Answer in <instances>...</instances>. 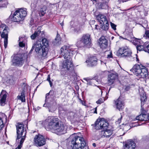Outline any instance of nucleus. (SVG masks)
Returning <instances> with one entry per match:
<instances>
[{
	"mask_svg": "<svg viewBox=\"0 0 149 149\" xmlns=\"http://www.w3.org/2000/svg\"><path fill=\"white\" fill-rule=\"evenodd\" d=\"M45 128L47 131H50L57 134H63L66 132V128L59 121L57 118L48 117L44 122Z\"/></svg>",
	"mask_w": 149,
	"mask_h": 149,
	"instance_id": "1",
	"label": "nucleus"
},
{
	"mask_svg": "<svg viewBox=\"0 0 149 149\" xmlns=\"http://www.w3.org/2000/svg\"><path fill=\"white\" fill-rule=\"evenodd\" d=\"M74 52L73 49L66 46H64L60 49L61 57H63L64 59H67L62 63L63 68L69 71L70 75H72L74 73V70L71 58Z\"/></svg>",
	"mask_w": 149,
	"mask_h": 149,
	"instance_id": "2",
	"label": "nucleus"
},
{
	"mask_svg": "<svg viewBox=\"0 0 149 149\" xmlns=\"http://www.w3.org/2000/svg\"><path fill=\"white\" fill-rule=\"evenodd\" d=\"M71 137L70 144L72 149H89L83 138L74 135H72Z\"/></svg>",
	"mask_w": 149,
	"mask_h": 149,
	"instance_id": "3",
	"label": "nucleus"
},
{
	"mask_svg": "<svg viewBox=\"0 0 149 149\" xmlns=\"http://www.w3.org/2000/svg\"><path fill=\"white\" fill-rule=\"evenodd\" d=\"M130 70L139 78H146L148 75L147 69L141 64L134 65Z\"/></svg>",
	"mask_w": 149,
	"mask_h": 149,
	"instance_id": "4",
	"label": "nucleus"
},
{
	"mask_svg": "<svg viewBox=\"0 0 149 149\" xmlns=\"http://www.w3.org/2000/svg\"><path fill=\"white\" fill-rule=\"evenodd\" d=\"M27 14L26 9L21 8L14 13L11 20L14 22H18L22 20Z\"/></svg>",
	"mask_w": 149,
	"mask_h": 149,
	"instance_id": "5",
	"label": "nucleus"
},
{
	"mask_svg": "<svg viewBox=\"0 0 149 149\" xmlns=\"http://www.w3.org/2000/svg\"><path fill=\"white\" fill-rule=\"evenodd\" d=\"M118 53L119 56L126 58L128 61H133L135 60V57L131 55L132 52L131 51L126 47H122L119 48Z\"/></svg>",
	"mask_w": 149,
	"mask_h": 149,
	"instance_id": "6",
	"label": "nucleus"
},
{
	"mask_svg": "<svg viewBox=\"0 0 149 149\" xmlns=\"http://www.w3.org/2000/svg\"><path fill=\"white\" fill-rule=\"evenodd\" d=\"M24 54H18L13 56L12 58V65L17 66H21L23 64L25 58L24 57Z\"/></svg>",
	"mask_w": 149,
	"mask_h": 149,
	"instance_id": "7",
	"label": "nucleus"
},
{
	"mask_svg": "<svg viewBox=\"0 0 149 149\" xmlns=\"http://www.w3.org/2000/svg\"><path fill=\"white\" fill-rule=\"evenodd\" d=\"M8 28L6 25L2 24L0 26V32L2 38H4V46L6 48L8 43Z\"/></svg>",
	"mask_w": 149,
	"mask_h": 149,
	"instance_id": "8",
	"label": "nucleus"
},
{
	"mask_svg": "<svg viewBox=\"0 0 149 149\" xmlns=\"http://www.w3.org/2000/svg\"><path fill=\"white\" fill-rule=\"evenodd\" d=\"M91 40L90 35L89 34H84L82 37L78 40L77 45L81 47L90 44Z\"/></svg>",
	"mask_w": 149,
	"mask_h": 149,
	"instance_id": "9",
	"label": "nucleus"
},
{
	"mask_svg": "<svg viewBox=\"0 0 149 149\" xmlns=\"http://www.w3.org/2000/svg\"><path fill=\"white\" fill-rule=\"evenodd\" d=\"M95 128L96 129H105L108 125V123L106 120L104 118L97 120L95 122Z\"/></svg>",
	"mask_w": 149,
	"mask_h": 149,
	"instance_id": "10",
	"label": "nucleus"
},
{
	"mask_svg": "<svg viewBox=\"0 0 149 149\" xmlns=\"http://www.w3.org/2000/svg\"><path fill=\"white\" fill-rule=\"evenodd\" d=\"M34 142L36 146H41L45 144V139L43 136L39 134L35 136Z\"/></svg>",
	"mask_w": 149,
	"mask_h": 149,
	"instance_id": "11",
	"label": "nucleus"
},
{
	"mask_svg": "<svg viewBox=\"0 0 149 149\" xmlns=\"http://www.w3.org/2000/svg\"><path fill=\"white\" fill-rule=\"evenodd\" d=\"M17 129V138L16 141L20 139L22 137V136L24 131V125L23 124L18 123L16 125Z\"/></svg>",
	"mask_w": 149,
	"mask_h": 149,
	"instance_id": "12",
	"label": "nucleus"
},
{
	"mask_svg": "<svg viewBox=\"0 0 149 149\" xmlns=\"http://www.w3.org/2000/svg\"><path fill=\"white\" fill-rule=\"evenodd\" d=\"M41 42L42 46V54L44 56H47L48 51V41L47 39L44 38L42 39Z\"/></svg>",
	"mask_w": 149,
	"mask_h": 149,
	"instance_id": "13",
	"label": "nucleus"
},
{
	"mask_svg": "<svg viewBox=\"0 0 149 149\" xmlns=\"http://www.w3.org/2000/svg\"><path fill=\"white\" fill-rule=\"evenodd\" d=\"M42 46L41 44V42L39 41L38 40L36 43L34 44L32 46L30 52H31L33 51V49H35L36 52L37 53H39L41 56H42V57H46V56H44L42 54Z\"/></svg>",
	"mask_w": 149,
	"mask_h": 149,
	"instance_id": "14",
	"label": "nucleus"
},
{
	"mask_svg": "<svg viewBox=\"0 0 149 149\" xmlns=\"http://www.w3.org/2000/svg\"><path fill=\"white\" fill-rule=\"evenodd\" d=\"M43 107H47L49 111L51 113L54 112L57 109L56 103L54 100L50 102L45 103Z\"/></svg>",
	"mask_w": 149,
	"mask_h": 149,
	"instance_id": "15",
	"label": "nucleus"
},
{
	"mask_svg": "<svg viewBox=\"0 0 149 149\" xmlns=\"http://www.w3.org/2000/svg\"><path fill=\"white\" fill-rule=\"evenodd\" d=\"M137 45L136 46L137 51H141L144 50L146 52V48L147 45V44L146 43H143L140 40H138L136 43Z\"/></svg>",
	"mask_w": 149,
	"mask_h": 149,
	"instance_id": "16",
	"label": "nucleus"
},
{
	"mask_svg": "<svg viewBox=\"0 0 149 149\" xmlns=\"http://www.w3.org/2000/svg\"><path fill=\"white\" fill-rule=\"evenodd\" d=\"M81 117H79V118H81ZM67 118L71 122L77 121L79 122L81 120L77 114L73 112H70L68 115Z\"/></svg>",
	"mask_w": 149,
	"mask_h": 149,
	"instance_id": "17",
	"label": "nucleus"
},
{
	"mask_svg": "<svg viewBox=\"0 0 149 149\" xmlns=\"http://www.w3.org/2000/svg\"><path fill=\"white\" fill-rule=\"evenodd\" d=\"M99 43L100 47L102 49H105L107 47L108 42L104 36H102L99 39Z\"/></svg>",
	"mask_w": 149,
	"mask_h": 149,
	"instance_id": "18",
	"label": "nucleus"
},
{
	"mask_svg": "<svg viewBox=\"0 0 149 149\" xmlns=\"http://www.w3.org/2000/svg\"><path fill=\"white\" fill-rule=\"evenodd\" d=\"M7 93L4 91H2L0 94V104L3 106L6 104Z\"/></svg>",
	"mask_w": 149,
	"mask_h": 149,
	"instance_id": "19",
	"label": "nucleus"
},
{
	"mask_svg": "<svg viewBox=\"0 0 149 149\" xmlns=\"http://www.w3.org/2000/svg\"><path fill=\"white\" fill-rule=\"evenodd\" d=\"M136 144L134 141L130 140L124 145V149H135Z\"/></svg>",
	"mask_w": 149,
	"mask_h": 149,
	"instance_id": "20",
	"label": "nucleus"
},
{
	"mask_svg": "<svg viewBox=\"0 0 149 149\" xmlns=\"http://www.w3.org/2000/svg\"><path fill=\"white\" fill-rule=\"evenodd\" d=\"M97 59L95 56L91 57L88 60L86 61L89 66H93L97 64Z\"/></svg>",
	"mask_w": 149,
	"mask_h": 149,
	"instance_id": "21",
	"label": "nucleus"
},
{
	"mask_svg": "<svg viewBox=\"0 0 149 149\" xmlns=\"http://www.w3.org/2000/svg\"><path fill=\"white\" fill-rule=\"evenodd\" d=\"M116 77L117 75L116 74L112 73L109 74L108 78V84L109 85H111L113 84Z\"/></svg>",
	"mask_w": 149,
	"mask_h": 149,
	"instance_id": "22",
	"label": "nucleus"
},
{
	"mask_svg": "<svg viewBox=\"0 0 149 149\" xmlns=\"http://www.w3.org/2000/svg\"><path fill=\"white\" fill-rule=\"evenodd\" d=\"M97 18L101 24H105V23L108 22L106 16L104 15H99L97 16Z\"/></svg>",
	"mask_w": 149,
	"mask_h": 149,
	"instance_id": "23",
	"label": "nucleus"
},
{
	"mask_svg": "<svg viewBox=\"0 0 149 149\" xmlns=\"http://www.w3.org/2000/svg\"><path fill=\"white\" fill-rule=\"evenodd\" d=\"M140 94L141 103V107L142 108V106L144 105V102L146 101L147 98L146 95L144 91L142 90L141 92H140Z\"/></svg>",
	"mask_w": 149,
	"mask_h": 149,
	"instance_id": "24",
	"label": "nucleus"
},
{
	"mask_svg": "<svg viewBox=\"0 0 149 149\" xmlns=\"http://www.w3.org/2000/svg\"><path fill=\"white\" fill-rule=\"evenodd\" d=\"M113 133L112 131L110 130H105L101 132V136L109 137Z\"/></svg>",
	"mask_w": 149,
	"mask_h": 149,
	"instance_id": "25",
	"label": "nucleus"
},
{
	"mask_svg": "<svg viewBox=\"0 0 149 149\" xmlns=\"http://www.w3.org/2000/svg\"><path fill=\"white\" fill-rule=\"evenodd\" d=\"M115 104L117 109L120 111L123 109V103L122 102L121 99L119 97L115 101Z\"/></svg>",
	"mask_w": 149,
	"mask_h": 149,
	"instance_id": "26",
	"label": "nucleus"
},
{
	"mask_svg": "<svg viewBox=\"0 0 149 149\" xmlns=\"http://www.w3.org/2000/svg\"><path fill=\"white\" fill-rule=\"evenodd\" d=\"M26 41V39L24 37H20L18 40L19 46L22 47H24Z\"/></svg>",
	"mask_w": 149,
	"mask_h": 149,
	"instance_id": "27",
	"label": "nucleus"
},
{
	"mask_svg": "<svg viewBox=\"0 0 149 149\" xmlns=\"http://www.w3.org/2000/svg\"><path fill=\"white\" fill-rule=\"evenodd\" d=\"M147 117V114H142L137 116L136 118V119L139 120L146 121Z\"/></svg>",
	"mask_w": 149,
	"mask_h": 149,
	"instance_id": "28",
	"label": "nucleus"
},
{
	"mask_svg": "<svg viewBox=\"0 0 149 149\" xmlns=\"http://www.w3.org/2000/svg\"><path fill=\"white\" fill-rule=\"evenodd\" d=\"M108 6V3L107 1L103 2L102 3H98L97 4V8L99 9L106 8Z\"/></svg>",
	"mask_w": 149,
	"mask_h": 149,
	"instance_id": "29",
	"label": "nucleus"
},
{
	"mask_svg": "<svg viewBox=\"0 0 149 149\" xmlns=\"http://www.w3.org/2000/svg\"><path fill=\"white\" fill-rule=\"evenodd\" d=\"M136 10H137L138 12L141 13V14L143 15V14L145 15V10L143 7L142 6H138L136 7Z\"/></svg>",
	"mask_w": 149,
	"mask_h": 149,
	"instance_id": "30",
	"label": "nucleus"
},
{
	"mask_svg": "<svg viewBox=\"0 0 149 149\" xmlns=\"http://www.w3.org/2000/svg\"><path fill=\"white\" fill-rule=\"evenodd\" d=\"M20 139V140L19 139V140L17 141V142H18L19 141L20 142L19 144L18 145L17 147L16 148V149H20L21 148L22 146L23 143L25 140L24 136H22V138H21Z\"/></svg>",
	"mask_w": 149,
	"mask_h": 149,
	"instance_id": "31",
	"label": "nucleus"
},
{
	"mask_svg": "<svg viewBox=\"0 0 149 149\" xmlns=\"http://www.w3.org/2000/svg\"><path fill=\"white\" fill-rule=\"evenodd\" d=\"M37 30L38 38H42L45 37V35L43 31H41L40 30L38 29V28Z\"/></svg>",
	"mask_w": 149,
	"mask_h": 149,
	"instance_id": "32",
	"label": "nucleus"
},
{
	"mask_svg": "<svg viewBox=\"0 0 149 149\" xmlns=\"http://www.w3.org/2000/svg\"><path fill=\"white\" fill-rule=\"evenodd\" d=\"M25 95L24 92L23 91L21 93V95H19L17 96V98L21 100L22 102H24L25 101Z\"/></svg>",
	"mask_w": 149,
	"mask_h": 149,
	"instance_id": "33",
	"label": "nucleus"
},
{
	"mask_svg": "<svg viewBox=\"0 0 149 149\" xmlns=\"http://www.w3.org/2000/svg\"><path fill=\"white\" fill-rule=\"evenodd\" d=\"M46 10V7H44L43 8L40 9L39 13L40 15L42 16H44Z\"/></svg>",
	"mask_w": 149,
	"mask_h": 149,
	"instance_id": "34",
	"label": "nucleus"
},
{
	"mask_svg": "<svg viewBox=\"0 0 149 149\" xmlns=\"http://www.w3.org/2000/svg\"><path fill=\"white\" fill-rule=\"evenodd\" d=\"M109 24L108 22L105 23V24H102L101 28L105 31L109 29Z\"/></svg>",
	"mask_w": 149,
	"mask_h": 149,
	"instance_id": "35",
	"label": "nucleus"
},
{
	"mask_svg": "<svg viewBox=\"0 0 149 149\" xmlns=\"http://www.w3.org/2000/svg\"><path fill=\"white\" fill-rule=\"evenodd\" d=\"M61 40V38L59 37V35L58 34L57 35L56 38H55L54 40V44L55 43H58Z\"/></svg>",
	"mask_w": 149,
	"mask_h": 149,
	"instance_id": "36",
	"label": "nucleus"
},
{
	"mask_svg": "<svg viewBox=\"0 0 149 149\" xmlns=\"http://www.w3.org/2000/svg\"><path fill=\"white\" fill-rule=\"evenodd\" d=\"M32 39H34L36 37H38L37 30H36L34 33L31 35V36Z\"/></svg>",
	"mask_w": 149,
	"mask_h": 149,
	"instance_id": "37",
	"label": "nucleus"
},
{
	"mask_svg": "<svg viewBox=\"0 0 149 149\" xmlns=\"http://www.w3.org/2000/svg\"><path fill=\"white\" fill-rule=\"evenodd\" d=\"M143 36L146 38L149 39V30H146Z\"/></svg>",
	"mask_w": 149,
	"mask_h": 149,
	"instance_id": "38",
	"label": "nucleus"
},
{
	"mask_svg": "<svg viewBox=\"0 0 149 149\" xmlns=\"http://www.w3.org/2000/svg\"><path fill=\"white\" fill-rule=\"evenodd\" d=\"M110 25L112 29L114 30H116V25L111 22H110Z\"/></svg>",
	"mask_w": 149,
	"mask_h": 149,
	"instance_id": "39",
	"label": "nucleus"
},
{
	"mask_svg": "<svg viewBox=\"0 0 149 149\" xmlns=\"http://www.w3.org/2000/svg\"><path fill=\"white\" fill-rule=\"evenodd\" d=\"M4 126L2 118L0 117V130Z\"/></svg>",
	"mask_w": 149,
	"mask_h": 149,
	"instance_id": "40",
	"label": "nucleus"
},
{
	"mask_svg": "<svg viewBox=\"0 0 149 149\" xmlns=\"http://www.w3.org/2000/svg\"><path fill=\"white\" fill-rule=\"evenodd\" d=\"M103 102V100L102 99L100 98L96 102L97 104H100Z\"/></svg>",
	"mask_w": 149,
	"mask_h": 149,
	"instance_id": "41",
	"label": "nucleus"
},
{
	"mask_svg": "<svg viewBox=\"0 0 149 149\" xmlns=\"http://www.w3.org/2000/svg\"><path fill=\"white\" fill-rule=\"evenodd\" d=\"M125 91H128L130 88V86H126L124 87Z\"/></svg>",
	"mask_w": 149,
	"mask_h": 149,
	"instance_id": "42",
	"label": "nucleus"
},
{
	"mask_svg": "<svg viewBox=\"0 0 149 149\" xmlns=\"http://www.w3.org/2000/svg\"><path fill=\"white\" fill-rule=\"evenodd\" d=\"M107 57L108 58H112V53L111 52H110L109 54L107 55Z\"/></svg>",
	"mask_w": 149,
	"mask_h": 149,
	"instance_id": "43",
	"label": "nucleus"
},
{
	"mask_svg": "<svg viewBox=\"0 0 149 149\" xmlns=\"http://www.w3.org/2000/svg\"><path fill=\"white\" fill-rule=\"evenodd\" d=\"M84 80H86L87 82L89 83L91 79L88 78H84Z\"/></svg>",
	"mask_w": 149,
	"mask_h": 149,
	"instance_id": "44",
	"label": "nucleus"
},
{
	"mask_svg": "<svg viewBox=\"0 0 149 149\" xmlns=\"http://www.w3.org/2000/svg\"><path fill=\"white\" fill-rule=\"evenodd\" d=\"M146 49V52L149 53V44L147 45Z\"/></svg>",
	"mask_w": 149,
	"mask_h": 149,
	"instance_id": "45",
	"label": "nucleus"
},
{
	"mask_svg": "<svg viewBox=\"0 0 149 149\" xmlns=\"http://www.w3.org/2000/svg\"><path fill=\"white\" fill-rule=\"evenodd\" d=\"M49 93H47L46 94V97H45V98H46L45 102H46L47 99L48 98V97H48V96L49 95Z\"/></svg>",
	"mask_w": 149,
	"mask_h": 149,
	"instance_id": "46",
	"label": "nucleus"
},
{
	"mask_svg": "<svg viewBox=\"0 0 149 149\" xmlns=\"http://www.w3.org/2000/svg\"><path fill=\"white\" fill-rule=\"evenodd\" d=\"M135 60L136 59V61L137 62H139V58H138V56H137V55H136V57H135Z\"/></svg>",
	"mask_w": 149,
	"mask_h": 149,
	"instance_id": "47",
	"label": "nucleus"
},
{
	"mask_svg": "<svg viewBox=\"0 0 149 149\" xmlns=\"http://www.w3.org/2000/svg\"><path fill=\"white\" fill-rule=\"evenodd\" d=\"M50 77L49 75H48V77H47V80L48 81H50Z\"/></svg>",
	"mask_w": 149,
	"mask_h": 149,
	"instance_id": "48",
	"label": "nucleus"
},
{
	"mask_svg": "<svg viewBox=\"0 0 149 149\" xmlns=\"http://www.w3.org/2000/svg\"><path fill=\"white\" fill-rule=\"evenodd\" d=\"M122 117H121V118ZM121 121V118H119L118 119V121L117 122L118 123H120Z\"/></svg>",
	"mask_w": 149,
	"mask_h": 149,
	"instance_id": "49",
	"label": "nucleus"
},
{
	"mask_svg": "<svg viewBox=\"0 0 149 149\" xmlns=\"http://www.w3.org/2000/svg\"><path fill=\"white\" fill-rule=\"evenodd\" d=\"M95 29H98V28H97V27H99V26L98 25H95Z\"/></svg>",
	"mask_w": 149,
	"mask_h": 149,
	"instance_id": "50",
	"label": "nucleus"
},
{
	"mask_svg": "<svg viewBox=\"0 0 149 149\" xmlns=\"http://www.w3.org/2000/svg\"><path fill=\"white\" fill-rule=\"evenodd\" d=\"M94 113H97V107H96L95 108V111L94 112Z\"/></svg>",
	"mask_w": 149,
	"mask_h": 149,
	"instance_id": "51",
	"label": "nucleus"
},
{
	"mask_svg": "<svg viewBox=\"0 0 149 149\" xmlns=\"http://www.w3.org/2000/svg\"><path fill=\"white\" fill-rule=\"evenodd\" d=\"M49 83L50 85L51 86L52 85V81H49Z\"/></svg>",
	"mask_w": 149,
	"mask_h": 149,
	"instance_id": "52",
	"label": "nucleus"
},
{
	"mask_svg": "<svg viewBox=\"0 0 149 149\" xmlns=\"http://www.w3.org/2000/svg\"><path fill=\"white\" fill-rule=\"evenodd\" d=\"M93 146L95 147L96 146V145L95 143H94L93 144Z\"/></svg>",
	"mask_w": 149,
	"mask_h": 149,
	"instance_id": "53",
	"label": "nucleus"
},
{
	"mask_svg": "<svg viewBox=\"0 0 149 149\" xmlns=\"http://www.w3.org/2000/svg\"><path fill=\"white\" fill-rule=\"evenodd\" d=\"M147 116H148L147 117V120L149 119V114L147 115Z\"/></svg>",
	"mask_w": 149,
	"mask_h": 149,
	"instance_id": "54",
	"label": "nucleus"
},
{
	"mask_svg": "<svg viewBox=\"0 0 149 149\" xmlns=\"http://www.w3.org/2000/svg\"><path fill=\"white\" fill-rule=\"evenodd\" d=\"M111 87H110V88H109V91H108V92H109V91H110V89H111Z\"/></svg>",
	"mask_w": 149,
	"mask_h": 149,
	"instance_id": "55",
	"label": "nucleus"
},
{
	"mask_svg": "<svg viewBox=\"0 0 149 149\" xmlns=\"http://www.w3.org/2000/svg\"><path fill=\"white\" fill-rule=\"evenodd\" d=\"M93 1H95L96 2H97V0H93Z\"/></svg>",
	"mask_w": 149,
	"mask_h": 149,
	"instance_id": "56",
	"label": "nucleus"
},
{
	"mask_svg": "<svg viewBox=\"0 0 149 149\" xmlns=\"http://www.w3.org/2000/svg\"><path fill=\"white\" fill-rule=\"evenodd\" d=\"M25 134H25V135H24V138H25Z\"/></svg>",
	"mask_w": 149,
	"mask_h": 149,
	"instance_id": "57",
	"label": "nucleus"
},
{
	"mask_svg": "<svg viewBox=\"0 0 149 149\" xmlns=\"http://www.w3.org/2000/svg\"><path fill=\"white\" fill-rule=\"evenodd\" d=\"M119 1L120 2V0H119Z\"/></svg>",
	"mask_w": 149,
	"mask_h": 149,
	"instance_id": "58",
	"label": "nucleus"
},
{
	"mask_svg": "<svg viewBox=\"0 0 149 149\" xmlns=\"http://www.w3.org/2000/svg\"><path fill=\"white\" fill-rule=\"evenodd\" d=\"M2 0H0V1H1Z\"/></svg>",
	"mask_w": 149,
	"mask_h": 149,
	"instance_id": "59",
	"label": "nucleus"
}]
</instances>
